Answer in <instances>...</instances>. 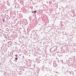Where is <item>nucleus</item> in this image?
<instances>
[{
    "label": "nucleus",
    "mask_w": 76,
    "mask_h": 76,
    "mask_svg": "<svg viewBox=\"0 0 76 76\" xmlns=\"http://www.w3.org/2000/svg\"><path fill=\"white\" fill-rule=\"evenodd\" d=\"M47 76L46 75V76Z\"/></svg>",
    "instance_id": "20e7f679"
},
{
    "label": "nucleus",
    "mask_w": 76,
    "mask_h": 76,
    "mask_svg": "<svg viewBox=\"0 0 76 76\" xmlns=\"http://www.w3.org/2000/svg\"><path fill=\"white\" fill-rule=\"evenodd\" d=\"M15 56L16 57H18V55H15Z\"/></svg>",
    "instance_id": "7ed1b4c3"
},
{
    "label": "nucleus",
    "mask_w": 76,
    "mask_h": 76,
    "mask_svg": "<svg viewBox=\"0 0 76 76\" xmlns=\"http://www.w3.org/2000/svg\"><path fill=\"white\" fill-rule=\"evenodd\" d=\"M15 60H18V58H15Z\"/></svg>",
    "instance_id": "f03ea898"
},
{
    "label": "nucleus",
    "mask_w": 76,
    "mask_h": 76,
    "mask_svg": "<svg viewBox=\"0 0 76 76\" xmlns=\"http://www.w3.org/2000/svg\"><path fill=\"white\" fill-rule=\"evenodd\" d=\"M37 12V11H33L32 12V13H36V12Z\"/></svg>",
    "instance_id": "f257e3e1"
}]
</instances>
